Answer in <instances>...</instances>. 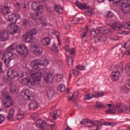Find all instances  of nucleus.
Returning <instances> with one entry per match:
<instances>
[{"label":"nucleus","instance_id":"obj_9","mask_svg":"<svg viewBox=\"0 0 130 130\" xmlns=\"http://www.w3.org/2000/svg\"><path fill=\"white\" fill-rule=\"evenodd\" d=\"M37 33V32L36 31V29H32L26 33V36H24V39L26 40L27 42H30L32 43L35 39V38H34L33 36L35 35Z\"/></svg>","mask_w":130,"mask_h":130},{"label":"nucleus","instance_id":"obj_48","mask_svg":"<svg viewBox=\"0 0 130 130\" xmlns=\"http://www.w3.org/2000/svg\"><path fill=\"white\" fill-rule=\"evenodd\" d=\"M96 31V32H99V33H100V32H102V31L105 32V31H107V30L103 29V27H100L98 28Z\"/></svg>","mask_w":130,"mask_h":130},{"label":"nucleus","instance_id":"obj_32","mask_svg":"<svg viewBox=\"0 0 130 130\" xmlns=\"http://www.w3.org/2000/svg\"><path fill=\"white\" fill-rule=\"evenodd\" d=\"M68 64L69 68H72L73 64H74V59L72 57H69L68 58Z\"/></svg>","mask_w":130,"mask_h":130},{"label":"nucleus","instance_id":"obj_25","mask_svg":"<svg viewBox=\"0 0 130 130\" xmlns=\"http://www.w3.org/2000/svg\"><path fill=\"white\" fill-rule=\"evenodd\" d=\"M72 74H73V75L75 77H78V76H79L80 75V72H79V70H71L70 71V74L69 76V80H71V79H72Z\"/></svg>","mask_w":130,"mask_h":130},{"label":"nucleus","instance_id":"obj_46","mask_svg":"<svg viewBox=\"0 0 130 130\" xmlns=\"http://www.w3.org/2000/svg\"><path fill=\"white\" fill-rule=\"evenodd\" d=\"M22 25L26 27L27 26V24H28V21L25 19H23L22 20Z\"/></svg>","mask_w":130,"mask_h":130},{"label":"nucleus","instance_id":"obj_29","mask_svg":"<svg viewBox=\"0 0 130 130\" xmlns=\"http://www.w3.org/2000/svg\"><path fill=\"white\" fill-rule=\"evenodd\" d=\"M54 10L57 12V13H58L59 14H62V11L63 9L60 6L57 5L54 7Z\"/></svg>","mask_w":130,"mask_h":130},{"label":"nucleus","instance_id":"obj_38","mask_svg":"<svg viewBox=\"0 0 130 130\" xmlns=\"http://www.w3.org/2000/svg\"><path fill=\"white\" fill-rule=\"evenodd\" d=\"M51 50L52 51H53V52H56V51H57L58 50V48L57 47V46H56L55 44H54L52 45V47L51 48Z\"/></svg>","mask_w":130,"mask_h":130},{"label":"nucleus","instance_id":"obj_35","mask_svg":"<svg viewBox=\"0 0 130 130\" xmlns=\"http://www.w3.org/2000/svg\"><path fill=\"white\" fill-rule=\"evenodd\" d=\"M92 97H94V94L92 93L87 94L85 96V98L86 99V100H91Z\"/></svg>","mask_w":130,"mask_h":130},{"label":"nucleus","instance_id":"obj_27","mask_svg":"<svg viewBox=\"0 0 130 130\" xmlns=\"http://www.w3.org/2000/svg\"><path fill=\"white\" fill-rule=\"evenodd\" d=\"M41 43L43 45H49L50 44V40L48 38H44L41 40Z\"/></svg>","mask_w":130,"mask_h":130},{"label":"nucleus","instance_id":"obj_33","mask_svg":"<svg viewBox=\"0 0 130 130\" xmlns=\"http://www.w3.org/2000/svg\"><path fill=\"white\" fill-rule=\"evenodd\" d=\"M58 91L63 92L66 90V86L63 84H60L57 88Z\"/></svg>","mask_w":130,"mask_h":130},{"label":"nucleus","instance_id":"obj_23","mask_svg":"<svg viewBox=\"0 0 130 130\" xmlns=\"http://www.w3.org/2000/svg\"><path fill=\"white\" fill-rule=\"evenodd\" d=\"M111 26L115 31L116 30H120V29H122V25L118 22H115Z\"/></svg>","mask_w":130,"mask_h":130},{"label":"nucleus","instance_id":"obj_12","mask_svg":"<svg viewBox=\"0 0 130 130\" xmlns=\"http://www.w3.org/2000/svg\"><path fill=\"white\" fill-rule=\"evenodd\" d=\"M10 36H9V32H7L6 29H3L0 32V41H7L9 39Z\"/></svg>","mask_w":130,"mask_h":130},{"label":"nucleus","instance_id":"obj_13","mask_svg":"<svg viewBox=\"0 0 130 130\" xmlns=\"http://www.w3.org/2000/svg\"><path fill=\"white\" fill-rule=\"evenodd\" d=\"M87 123L88 124V125L89 126V127H92L94 124H98V121H92L89 119H84L80 122V124H87Z\"/></svg>","mask_w":130,"mask_h":130},{"label":"nucleus","instance_id":"obj_39","mask_svg":"<svg viewBox=\"0 0 130 130\" xmlns=\"http://www.w3.org/2000/svg\"><path fill=\"white\" fill-rule=\"evenodd\" d=\"M63 79V75L62 74H57V80L58 82H60Z\"/></svg>","mask_w":130,"mask_h":130},{"label":"nucleus","instance_id":"obj_40","mask_svg":"<svg viewBox=\"0 0 130 130\" xmlns=\"http://www.w3.org/2000/svg\"><path fill=\"white\" fill-rule=\"evenodd\" d=\"M10 92L11 94H16L17 93V88L14 87H11Z\"/></svg>","mask_w":130,"mask_h":130},{"label":"nucleus","instance_id":"obj_63","mask_svg":"<svg viewBox=\"0 0 130 130\" xmlns=\"http://www.w3.org/2000/svg\"><path fill=\"white\" fill-rule=\"evenodd\" d=\"M47 96L50 98L52 97V94H49V93H47Z\"/></svg>","mask_w":130,"mask_h":130},{"label":"nucleus","instance_id":"obj_47","mask_svg":"<svg viewBox=\"0 0 130 130\" xmlns=\"http://www.w3.org/2000/svg\"><path fill=\"white\" fill-rule=\"evenodd\" d=\"M89 31V28L88 27L86 28V31L84 32L83 34H81V37L82 39L86 37V32H88Z\"/></svg>","mask_w":130,"mask_h":130},{"label":"nucleus","instance_id":"obj_60","mask_svg":"<svg viewBox=\"0 0 130 130\" xmlns=\"http://www.w3.org/2000/svg\"><path fill=\"white\" fill-rule=\"evenodd\" d=\"M112 124V123H109V122H106L104 124V125H111Z\"/></svg>","mask_w":130,"mask_h":130},{"label":"nucleus","instance_id":"obj_41","mask_svg":"<svg viewBox=\"0 0 130 130\" xmlns=\"http://www.w3.org/2000/svg\"><path fill=\"white\" fill-rule=\"evenodd\" d=\"M5 119H6V117L2 114H0V124L5 121Z\"/></svg>","mask_w":130,"mask_h":130},{"label":"nucleus","instance_id":"obj_49","mask_svg":"<svg viewBox=\"0 0 130 130\" xmlns=\"http://www.w3.org/2000/svg\"><path fill=\"white\" fill-rule=\"evenodd\" d=\"M76 69L77 70H80V71H83L84 70V66L82 65H78L76 67Z\"/></svg>","mask_w":130,"mask_h":130},{"label":"nucleus","instance_id":"obj_56","mask_svg":"<svg viewBox=\"0 0 130 130\" xmlns=\"http://www.w3.org/2000/svg\"><path fill=\"white\" fill-rule=\"evenodd\" d=\"M75 52H76V50L74 48L72 49V50L70 51V54L73 55L75 54Z\"/></svg>","mask_w":130,"mask_h":130},{"label":"nucleus","instance_id":"obj_5","mask_svg":"<svg viewBox=\"0 0 130 130\" xmlns=\"http://www.w3.org/2000/svg\"><path fill=\"white\" fill-rule=\"evenodd\" d=\"M3 98L5 100L3 101L4 105L6 108H9L13 105V98L11 97L10 94L8 92H5L2 94Z\"/></svg>","mask_w":130,"mask_h":130},{"label":"nucleus","instance_id":"obj_10","mask_svg":"<svg viewBox=\"0 0 130 130\" xmlns=\"http://www.w3.org/2000/svg\"><path fill=\"white\" fill-rule=\"evenodd\" d=\"M113 106L117 109H118V113H124V112H126V111L128 110V108L125 104H120L118 103L114 104Z\"/></svg>","mask_w":130,"mask_h":130},{"label":"nucleus","instance_id":"obj_43","mask_svg":"<svg viewBox=\"0 0 130 130\" xmlns=\"http://www.w3.org/2000/svg\"><path fill=\"white\" fill-rule=\"evenodd\" d=\"M15 7L20 11V10H21V3H17L15 4Z\"/></svg>","mask_w":130,"mask_h":130},{"label":"nucleus","instance_id":"obj_2","mask_svg":"<svg viewBox=\"0 0 130 130\" xmlns=\"http://www.w3.org/2000/svg\"><path fill=\"white\" fill-rule=\"evenodd\" d=\"M20 19H21V15L17 13H13L8 15V21L12 22V23L8 25L7 30L11 34H16L20 31V27L16 25L17 21Z\"/></svg>","mask_w":130,"mask_h":130},{"label":"nucleus","instance_id":"obj_4","mask_svg":"<svg viewBox=\"0 0 130 130\" xmlns=\"http://www.w3.org/2000/svg\"><path fill=\"white\" fill-rule=\"evenodd\" d=\"M122 73H123V68L122 67H119V66H115L113 70V72L111 74V79L114 82H116L117 81L120 77H121V75H122Z\"/></svg>","mask_w":130,"mask_h":130},{"label":"nucleus","instance_id":"obj_64","mask_svg":"<svg viewBox=\"0 0 130 130\" xmlns=\"http://www.w3.org/2000/svg\"><path fill=\"white\" fill-rule=\"evenodd\" d=\"M66 130H72L69 126H68L66 129Z\"/></svg>","mask_w":130,"mask_h":130},{"label":"nucleus","instance_id":"obj_45","mask_svg":"<svg viewBox=\"0 0 130 130\" xmlns=\"http://www.w3.org/2000/svg\"><path fill=\"white\" fill-rule=\"evenodd\" d=\"M80 20H81L80 18H74L73 23H74V24H78L79 23V22H80Z\"/></svg>","mask_w":130,"mask_h":130},{"label":"nucleus","instance_id":"obj_52","mask_svg":"<svg viewBox=\"0 0 130 130\" xmlns=\"http://www.w3.org/2000/svg\"><path fill=\"white\" fill-rule=\"evenodd\" d=\"M94 40L95 42V43H97L100 41V37H96L94 38Z\"/></svg>","mask_w":130,"mask_h":130},{"label":"nucleus","instance_id":"obj_30","mask_svg":"<svg viewBox=\"0 0 130 130\" xmlns=\"http://www.w3.org/2000/svg\"><path fill=\"white\" fill-rule=\"evenodd\" d=\"M93 97H94L95 98H98V97H103V96L104 95V92H100V91H95L93 92Z\"/></svg>","mask_w":130,"mask_h":130},{"label":"nucleus","instance_id":"obj_61","mask_svg":"<svg viewBox=\"0 0 130 130\" xmlns=\"http://www.w3.org/2000/svg\"><path fill=\"white\" fill-rule=\"evenodd\" d=\"M124 54H125L126 55H129V51H128V50L125 51L124 52Z\"/></svg>","mask_w":130,"mask_h":130},{"label":"nucleus","instance_id":"obj_36","mask_svg":"<svg viewBox=\"0 0 130 130\" xmlns=\"http://www.w3.org/2000/svg\"><path fill=\"white\" fill-rule=\"evenodd\" d=\"M107 36L104 35H102V36H100V39L101 41H102L103 42H105V41H106V40H107Z\"/></svg>","mask_w":130,"mask_h":130},{"label":"nucleus","instance_id":"obj_57","mask_svg":"<svg viewBox=\"0 0 130 130\" xmlns=\"http://www.w3.org/2000/svg\"><path fill=\"white\" fill-rule=\"evenodd\" d=\"M95 49H94V47H91L89 49V52L90 53H92V52H94V51Z\"/></svg>","mask_w":130,"mask_h":130},{"label":"nucleus","instance_id":"obj_3","mask_svg":"<svg viewBox=\"0 0 130 130\" xmlns=\"http://www.w3.org/2000/svg\"><path fill=\"white\" fill-rule=\"evenodd\" d=\"M15 44L11 45L7 49L6 53L4 54V57H6L4 59V63L7 66L10 64L11 60L13 59V56L14 54H13V51L15 49V47L14 46Z\"/></svg>","mask_w":130,"mask_h":130},{"label":"nucleus","instance_id":"obj_37","mask_svg":"<svg viewBox=\"0 0 130 130\" xmlns=\"http://www.w3.org/2000/svg\"><path fill=\"white\" fill-rule=\"evenodd\" d=\"M121 91L124 93H128V88L126 86L124 85L122 87Z\"/></svg>","mask_w":130,"mask_h":130},{"label":"nucleus","instance_id":"obj_42","mask_svg":"<svg viewBox=\"0 0 130 130\" xmlns=\"http://www.w3.org/2000/svg\"><path fill=\"white\" fill-rule=\"evenodd\" d=\"M96 107L99 108H104L103 104H101V103H100L99 102H96Z\"/></svg>","mask_w":130,"mask_h":130},{"label":"nucleus","instance_id":"obj_31","mask_svg":"<svg viewBox=\"0 0 130 130\" xmlns=\"http://www.w3.org/2000/svg\"><path fill=\"white\" fill-rule=\"evenodd\" d=\"M116 110L114 108H110L108 110L106 111V114H114L116 113Z\"/></svg>","mask_w":130,"mask_h":130},{"label":"nucleus","instance_id":"obj_50","mask_svg":"<svg viewBox=\"0 0 130 130\" xmlns=\"http://www.w3.org/2000/svg\"><path fill=\"white\" fill-rule=\"evenodd\" d=\"M91 36H93V37H95L96 36V35L97 34V31L96 30H92L91 31L90 33Z\"/></svg>","mask_w":130,"mask_h":130},{"label":"nucleus","instance_id":"obj_51","mask_svg":"<svg viewBox=\"0 0 130 130\" xmlns=\"http://www.w3.org/2000/svg\"><path fill=\"white\" fill-rule=\"evenodd\" d=\"M109 2H113L114 4H118L121 2V0H109Z\"/></svg>","mask_w":130,"mask_h":130},{"label":"nucleus","instance_id":"obj_58","mask_svg":"<svg viewBox=\"0 0 130 130\" xmlns=\"http://www.w3.org/2000/svg\"><path fill=\"white\" fill-rule=\"evenodd\" d=\"M3 66V62H0V73H3V67H2Z\"/></svg>","mask_w":130,"mask_h":130},{"label":"nucleus","instance_id":"obj_6","mask_svg":"<svg viewBox=\"0 0 130 130\" xmlns=\"http://www.w3.org/2000/svg\"><path fill=\"white\" fill-rule=\"evenodd\" d=\"M75 6L76 7H78L79 9H80L81 10H84L85 9V13L88 15V16H92V14H93L92 12V9L90 7H89L87 6V4H81L80 2H76L75 3Z\"/></svg>","mask_w":130,"mask_h":130},{"label":"nucleus","instance_id":"obj_11","mask_svg":"<svg viewBox=\"0 0 130 130\" xmlns=\"http://www.w3.org/2000/svg\"><path fill=\"white\" fill-rule=\"evenodd\" d=\"M122 11L124 14H128L130 12V4L127 0H123L121 2Z\"/></svg>","mask_w":130,"mask_h":130},{"label":"nucleus","instance_id":"obj_55","mask_svg":"<svg viewBox=\"0 0 130 130\" xmlns=\"http://www.w3.org/2000/svg\"><path fill=\"white\" fill-rule=\"evenodd\" d=\"M75 95L74 94H72L71 96L69 98V101H72V100H73V101H75Z\"/></svg>","mask_w":130,"mask_h":130},{"label":"nucleus","instance_id":"obj_24","mask_svg":"<svg viewBox=\"0 0 130 130\" xmlns=\"http://www.w3.org/2000/svg\"><path fill=\"white\" fill-rule=\"evenodd\" d=\"M32 19L36 20L38 23L41 24L42 23V20L39 17V14L38 12L34 13L32 15Z\"/></svg>","mask_w":130,"mask_h":130},{"label":"nucleus","instance_id":"obj_1","mask_svg":"<svg viewBox=\"0 0 130 130\" xmlns=\"http://www.w3.org/2000/svg\"><path fill=\"white\" fill-rule=\"evenodd\" d=\"M21 79V83L24 85H32L34 86L36 82L41 81L42 78V72L40 71L35 72L33 70H28V72L21 74L20 77Z\"/></svg>","mask_w":130,"mask_h":130},{"label":"nucleus","instance_id":"obj_34","mask_svg":"<svg viewBox=\"0 0 130 130\" xmlns=\"http://www.w3.org/2000/svg\"><path fill=\"white\" fill-rule=\"evenodd\" d=\"M126 74H130V63H127L125 67Z\"/></svg>","mask_w":130,"mask_h":130},{"label":"nucleus","instance_id":"obj_18","mask_svg":"<svg viewBox=\"0 0 130 130\" xmlns=\"http://www.w3.org/2000/svg\"><path fill=\"white\" fill-rule=\"evenodd\" d=\"M26 115V110L23 108H20L18 110V114L17 115V119H22Z\"/></svg>","mask_w":130,"mask_h":130},{"label":"nucleus","instance_id":"obj_20","mask_svg":"<svg viewBox=\"0 0 130 130\" xmlns=\"http://www.w3.org/2000/svg\"><path fill=\"white\" fill-rule=\"evenodd\" d=\"M36 122L37 124H38V125H39L40 128L43 129L45 127H46V126H47V124H46L45 121L42 119L37 120Z\"/></svg>","mask_w":130,"mask_h":130},{"label":"nucleus","instance_id":"obj_54","mask_svg":"<svg viewBox=\"0 0 130 130\" xmlns=\"http://www.w3.org/2000/svg\"><path fill=\"white\" fill-rule=\"evenodd\" d=\"M122 47H123V48H126V49L128 48V47H129V45H128L127 43H125L124 45H122Z\"/></svg>","mask_w":130,"mask_h":130},{"label":"nucleus","instance_id":"obj_15","mask_svg":"<svg viewBox=\"0 0 130 130\" xmlns=\"http://www.w3.org/2000/svg\"><path fill=\"white\" fill-rule=\"evenodd\" d=\"M31 8L34 11H41L43 8L40 2H35L31 4Z\"/></svg>","mask_w":130,"mask_h":130},{"label":"nucleus","instance_id":"obj_17","mask_svg":"<svg viewBox=\"0 0 130 130\" xmlns=\"http://www.w3.org/2000/svg\"><path fill=\"white\" fill-rule=\"evenodd\" d=\"M20 95L25 98L26 100H30L31 97V91L29 90H23L20 93Z\"/></svg>","mask_w":130,"mask_h":130},{"label":"nucleus","instance_id":"obj_22","mask_svg":"<svg viewBox=\"0 0 130 130\" xmlns=\"http://www.w3.org/2000/svg\"><path fill=\"white\" fill-rule=\"evenodd\" d=\"M60 113H61V111L57 110L50 113V115L51 117H53L54 119H57V116H59Z\"/></svg>","mask_w":130,"mask_h":130},{"label":"nucleus","instance_id":"obj_19","mask_svg":"<svg viewBox=\"0 0 130 130\" xmlns=\"http://www.w3.org/2000/svg\"><path fill=\"white\" fill-rule=\"evenodd\" d=\"M28 107L30 110H36V109H37L39 107V105H38L37 102L32 101L28 104Z\"/></svg>","mask_w":130,"mask_h":130},{"label":"nucleus","instance_id":"obj_62","mask_svg":"<svg viewBox=\"0 0 130 130\" xmlns=\"http://www.w3.org/2000/svg\"><path fill=\"white\" fill-rule=\"evenodd\" d=\"M66 29H71V25L70 24H68L66 26Z\"/></svg>","mask_w":130,"mask_h":130},{"label":"nucleus","instance_id":"obj_53","mask_svg":"<svg viewBox=\"0 0 130 130\" xmlns=\"http://www.w3.org/2000/svg\"><path fill=\"white\" fill-rule=\"evenodd\" d=\"M125 26L127 27L128 29L130 30V21H127L125 23Z\"/></svg>","mask_w":130,"mask_h":130},{"label":"nucleus","instance_id":"obj_21","mask_svg":"<svg viewBox=\"0 0 130 130\" xmlns=\"http://www.w3.org/2000/svg\"><path fill=\"white\" fill-rule=\"evenodd\" d=\"M44 79L47 83H52L53 82V76L51 74H47L44 77Z\"/></svg>","mask_w":130,"mask_h":130},{"label":"nucleus","instance_id":"obj_16","mask_svg":"<svg viewBox=\"0 0 130 130\" xmlns=\"http://www.w3.org/2000/svg\"><path fill=\"white\" fill-rule=\"evenodd\" d=\"M1 13H2L3 15H7V14H10L11 10L9 7H8V5L3 4L1 6Z\"/></svg>","mask_w":130,"mask_h":130},{"label":"nucleus","instance_id":"obj_7","mask_svg":"<svg viewBox=\"0 0 130 130\" xmlns=\"http://www.w3.org/2000/svg\"><path fill=\"white\" fill-rule=\"evenodd\" d=\"M49 62L47 59H44L43 62H40L38 59H35L31 62V67L33 68L35 70H37L38 68H40V66H47Z\"/></svg>","mask_w":130,"mask_h":130},{"label":"nucleus","instance_id":"obj_59","mask_svg":"<svg viewBox=\"0 0 130 130\" xmlns=\"http://www.w3.org/2000/svg\"><path fill=\"white\" fill-rule=\"evenodd\" d=\"M64 50H66V51L67 52L70 51V48H69V46H66V47H64Z\"/></svg>","mask_w":130,"mask_h":130},{"label":"nucleus","instance_id":"obj_8","mask_svg":"<svg viewBox=\"0 0 130 130\" xmlns=\"http://www.w3.org/2000/svg\"><path fill=\"white\" fill-rule=\"evenodd\" d=\"M16 51L18 54L26 56L28 54V47L25 45H19L16 47Z\"/></svg>","mask_w":130,"mask_h":130},{"label":"nucleus","instance_id":"obj_26","mask_svg":"<svg viewBox=\"0 0 130 130\" xmlns=\"http://www.w3.org/2000/svg\"><path fill=\"white\" fill-rule=\"evenodd\" d=\"M15 113V109H11L9 112L8 115L7 116V118L8 120H11L12 118L14 117V114Z\"/></svg>","mask_w":130,"mask_h":130},{"label":"nucleus","instance_id":"obj_14","mask_svg":"<svg viewBox=\"0 0 130 130\" xmlns=\"http://www.w3.org/2000/svg\"><path fill=\"white\" fill-rule=\"evenodd\" d=\"M7 75L10 79H11L13 80L14 79H15V78H17V77H19L20 74H19V72L15 71V70H8L7 72Z\"/></svg>","mask_w":130,"mask_h":130},{"label":"nucleus","instance_id":"obj_28","mask_svg":"<svg viewBox=\"0 0 130 130\" xmlns=\"http://www.w3.org/2000/svg\"><path fill=\"white\" fill-rule=\"evenodd\" d=\"M42 51H43L42 48L40 47H35L34 52L35 54L39 55L41 53H42Z\"/></svg>","mask_w":130,"mask_h":130},{"label":"nucleus","instance_id":"obj_44","mask_svg":"<svg viewBox=\"0 0 130 130\" xmlns=\"http://www.w3.org/2000/svg\"><path fill=\"white\" fill-rule=\"evenodd\" d=\"M107 17L108 18H112V17H113V13L110 11L108 12Z\"/></svg>","mask_w":130,"mask_h":130}]
</instances>
